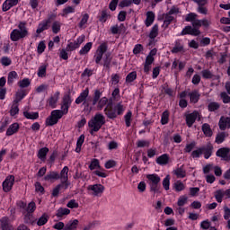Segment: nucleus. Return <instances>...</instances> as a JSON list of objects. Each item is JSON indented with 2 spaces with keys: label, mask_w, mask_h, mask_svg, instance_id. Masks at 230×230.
I'll return each instance as SVG.
<instances>
[{
  "label": "nucleus",
  "mask_w": 230,
  "mask_h": 230,
  "mask_svg": "<svg viewBox=\"0 0 230 230\" xmlns=\"http://www.w3.org/2000/svg\"><path fill=\"white\" fill-rule=\"evenodd\" d=\"M71 103H73L71 96L68 94L64 95L61 110H54L51 111L50 116L46 119L47 127H53V125H57L58 123V119H61L62 116L69 112V107H71Z\"/></svg>",
  "instance_id": "1"
},
{
  "label": "nucleus",
  "mask_w": 230,
  "mask_h": 230,
  "mask_svg": "<svg viewBox=\"0 0 230 230\" xmlns=\"http://www.w3.org/2000/svg\"><path fill=\"white\" fill-rule=\"evenodd\" d=\"M28 35H30V32L28 31V27H26V22H20L18 28L11 31L10 39L13 42H17V40H21V39H26Z\"/></svg>",
  "instance_id": "2"
},
{
  "label": "nucleus",
  "mask_w": 230,
  "mask_h": 230,
  "mask_svg": "<svg viewBox=\"0 0 230 230\" xmlns=\"http://www.w3.org/2000/svg\"><path fill=\"white\" fill-rule=\"evenodd\" d=\"M125 105H123L122 102H119L114 105L112 108V105L108 104L104 109V113L109 119H114L118 118V116H121L123 112H125Z\"/></svg>",
  "instance_id": "3"
},
{
  "label": "nucleus",
  "mask_w": 230,
  "mask_h": 230,
  "mask_svg": "<svg viewBox=\"0 0 230 230\" xmlns=\"http://www.w3.org/2000/svg\"><path fill=\"white\" fill-rule=\"evenodd\" d=\"M103 125H105V116L102 113H96L88 122V127L91 128L90 134L93 136L94 132H98Z\"/></svg>",
  "instance_id": "4"
},
{
  "label": "nucleus",
  "mask_w": 230,
  "mask_h": 230,
  "mask_svg": "<svg viewBox=\"0 0 230 230\" xmlns=\"http://www.w3.org/2000/svg\"><path fill=\"white\" fill-rule=\"evenodd\" d=\"M102 94H103V93L99 89L94 90L92 104L93 106L97 105V111H102L103 107L109 103V99L107 97L102 98Z\"/></svg>",
  "instance_id": "5"
},
{
  "label": "nucleus",
  "mask_w": 230,
  "mask_h": 230,
  "mask_svg": "<svg viewBox=\"0 0 230 230\" xmlns=\"http://www.w3.org/2000/svg\"><path fill=\"white\" fill-rule=\"evenodd\" d=\"M147 182L150 186V191L154 193H161L159 190V182H161V177L155 173L146 175Z\"/></svg>",
  "instance_id": "6"
},
{
  "label": "nucleus",
  "mask_w": 230,
  "mask_h": 230,
  "mask_svg": "<svg viewBox=\"0 0 230 230\" xmlns=\"http://www.w3.org/2000/svg\"><path fill=\"white\" fill-rule=\"evenodd\" d=\"M107 43H102L96 49L93 59L95 60V64L102 66V60H103V55L107 53Z\"/></svg>",
  "instance_id": "7"
},
{
  "label": "nucleus",
  "mask_w": 230,
  "mask_h": 230,
  "mask_svg": "<svg viewBox=\"0 0 230 230\" xmlns=\"http://www.w3.org/2000/svg\"><path fill=\"white\" fill-rule=\"evenodd\" d=\"M87 190L91 191V195L93 197H102L103 195V192L105 191V187L100 183L89 185L87 187Z\"/></svg>",
  "instance_id": "8"
},
{
  "label": "nucleus",
  "mask_w": 230,
  "mask_h": 230,
  "mask_svg": "<svg viewBox=\"0 0 230 230\" xmlns=\"http://www.w3.org/2000/svg\"><path fill=\"white\" fill-rule=\"evenodd\" d=\"M200 121V113H199V111H194L191 113H188L185 115V121H186V125L190 128V127H193V123H195V121Z\"/></svg>",
  "instance_id": "9"
},
{
  "label": "nucleus",
  "mask_w": 230,
  "mask_h": 230,
  "mask_svg": "<svg viewBox=\"0 0 230 230\" xmlns=\"http://www.w3.org/2000/svg\"><path fill=\"white\" fill-rule=\"evenodd\" d=\"M69 167L65 166L61 170L59 173V179L61 181V184L65 185V190H67L69 188Z\"/></svg>",
  "instance_id": "10"
},
{
  "label": "nucleus",
  "mask_w": 230,
  "mask_h": 230,
  "mask_svg": "<svg viewBox=\"0 0 230 230\" xmlns=\"http://www.w3.org/2000/svg\"><path fill=\"white\" fill-rule=\"evenodd\" d=\"M87 98H89V88H85L75 99L76 105H80V103H83L84 107H89V102H87Z\"/></svg>",
  "instance_id": "11"
},
{
  "label": "nucleus",
  "mask_w": 230,
  "mask_h": 230,
  "mask_svg": "<svg viewBox=\"0 0 230 230\" xmlns=\"http://www.w3.org/2000/svg\"><path fill=\"white\" fill-rule=\"evenodd\" d=\"M15 182V177L13 175H9L5 178V180L3 181V190L5 193H8L13 188V183Z\"/></svg>",
  "instance_id": "12"
},
{
  "label": "nucleus",
  "mask_w": 230,
  "mask_h": 230,
  "mask_svg": "<svg viewBox=\"0 0 230 230\" xmlns=\"http://www.w3.org/2000/svg\"><path fill=\"white\" fill-rule=\"evenodd\" d=\"M229 147H221L217 151L216 155L217 157H220L222 161H229Z\"/></svg>",
  "instance_id": "13"
},
{
  "label": "nucleus",
  "mask_w": 230,
  "mask_h": 230,
  "mask_svg": "<svg viewBox=\"0 0 230 230\" xmlns=\"http://www.w3.org/2000/svg\"><path fill=\"white\" fill-rule=\"evenodd\" d=\"M194 3H197L198 8L197 12L202 15H208V7H205V4H208V0H193Z\"/></svg>",
  "instance_id": "14"
},
{
  "label": "nucleus",
  "mask_w": 230,
  "mask_h": 230,
  "mask_svg": "<svg viewBox=\"0 0 230 230\" xmlns=\"http://www.w3.org/2000/svg\"><path fill=\"white\" fill-rule=\"evenodd\" d=\"M181 35H193L194 37H197L200 35V31L197 28L191 27V26H186L182 31Z\"/></svg>",
  "instance_id": "15"
},
{
  "label": "nucleus",
  "mask_w": 230,
  "mask_h": 230,
  "mask_svg": "<svg viewBox=\"0 0 230 230\" xmlns=\"http://www.w3.org/2000/svg\"><path fill=\"white\" fill-rule=\"evenodd\" d=\"M58 179H60V173H58V172L51 171L44 176L43 181L53 182V181H58Z\"/></svg>",
  "instance_id": "16"
},
{
  "label": "nucleus",
  "mask_w": 230,
  "mask_h": 230,
  "mask_svg": "<svg viewBox=\"0 0 230 230\" xmlns=\"http://www.w3.org/2000/svg\"><path fill=\"white\" fill-rule=\"evenodd\" d=\"M220 130H227L230 128V117L222 116L218 122Z\"/></svg>",
  "instance_id": "17"
},
{
  "label": "nucleus",
  "mask_w": 230,
  "mask_h": 230,
  "mask_svg": "<svg viewBox=\"0 0 230 230\" xmlns=\"http://www.w3.org/2000/svg\"><path fill=\"white\" fill-rule=\"evenodd\" d=\"M202 154L206 159H209L211 155H213V145L211 143H208V145L201 147Z\"/></svg>",
  "instance_id": "18"
},
{
  "label": "nucleus",
  "mask_w": 230,
  "mask_h": 230,
  "mask_svg": "<svg viewBox=\"0 0 230 230\" xmlns=\"http://www.w3.org/2000/svg\"><path fill=\"white\" fill-rule=\"evenodd\" d=\"M59 98H60V92H56L53 95L50 96V98H49L48 100L49 106L51 107V109H55L57 107V103Z\"/></svg>",
  "instance_id": "19"
},
{
  "label": "nucleus",
  "mask_w": 230,
  "mask_h": 230,
  "mask_svg": "<svg viewBox=\"0 0 230 230\" xmlns=\"http://www.w3.org/2000/svg\"><path fill=\"white\" fill-rule=\"evenodd\" d=\"M0 226L2 230H13V226L10 223V218L6 217L0 219Z\"/></svg>",
  "instance_id": "20"
},
{
  "label": "nucleus",
  "mask_w": 230,
  "mask_h": 230,
  "mask_svg": "<svg viewBox=\"0 0 230 230\" xmlns=\"http://www.w3.org/2000/svg\"><path fill=\"white\" fill-rule=\"evenodd\" d=\"M152 64H154V57L152 55H148L144 63V72L148 75L150 70L152 69Z\"/></svg>",
  "instance_id": "21"
},
{
  "label": "nucleus",
  "mask_w": 230,
  "mask_h": 230,
  "mask_svg": "<svg viewBox=\"0 0 230 230\" xmlns=\"http://www.w3.org/2000/svg\"><path fill=\"white\" fill-rule=\"evenodd\" d=\"M19 128H20L19 123L14 122L11 124L6 130L5 136L10 137V136H13V134H17V132H19Z\"/></svg>",
  "instance_id": "22"
},
{
  "label": "nucleus",
  "mask_w": 230,
  "mask_h": 230,
  "mask_svg": "<svg viewBox=\"0 0 230 230\" xmlns=\"http://www.w3.org/2000/svg\"><path fill=\"white\" fill-rule=\"evenodd\" d=\"M170 163V155L168 154H164L156 158V164L160 166H166Z\"/></svg>",
  "instance_id": "23"
},
{
  "label": "nucleus",
  "mask_w": 230,
  "mask_h": 230,
  "mask_svg": "<svg viewBox=\"0 0 230 230\" xmlns=\"http://www.w3.org/2000/svg\"><path fill=\"white\" fill-rule=\"evenodd\" d=\"M102 66L106 69H111V63L112 62V56L111 55V52H106L104 54V57L102 58Z\"/></svg>",
  "instance_id": "24"
},
{
  "label": "nucleus",
  "mask_w": 230,
  "mask_h": 230,
  "mask_svg": "<svg viewBox=\"0 0 230 230\" xmlns=\"http://www.w3.org/2000/svg\"><path fill=\"white\" fill-rule=\"evenodd\" d=\"M78 224H80L78 219L69 220L66 224H65V230H77Z\"/></svg>",
  "instance_id": "25"
},
{
  "label": "nucleus",
  "mask_w": 230,
  "mask_h": 230,
  "mask_svg": "<svg viewBox=\"0 0 230 230\" xmlns=\"http://www.w3.org/2000/svg\"><path fill=\"white\" fill-rule=\"evenodd\" d=\"M162 19H164L163 28H168V26H170V24H172V22H173V19H175V17H173V16H172V14H169L168 13H166L162 15Z\"/></svg>",
  "instance_id": "26"
},
{
  "label": "nucleus",
  "mask_w": 230,
  "mask_h": 230,
  "mask_svg": "<svg viewBox=\"0 0 230 230\" xmlns=\"http://www.w3.org/2000/svg\"><path fill=\"white\" fill-rule=\"evenodd\" d=\"M154 21H155V13H154V12L152 11H148L146 13V19L145 22L146 26L149 28V26H152V24H154Z\"/></svg>",
  "instance_id": "27"
},
{
  "label": "nucleus",
  "mask_w": 230,
  "mask_h": 230,
  "mask_svg": "<svg viewBox=\"0 0 230 230\" xmlns=\"http://www.w3.org/2000/svg\"><path fill=\"white\" fill-rule=\"evenodd\" d=\"M69 213H71V210H69V208H59L57 210L56 217H58L59 220H62V218L67 217Z\"/></svg>",
  "instance_id": "28"
},
{
  "label": "nucleus",
  "mask_w": 230,
  "mask_h": 230,
  "mask_svg": "<svg viewBox=\"0 0 230 230\" xmlns=\"http://www.w3.org/2000/svg\"><path fill=\"white\" fill-rule=\"evenodd\" d=\"M184 49V45H182V41L177 40L175 41L174 47L172 49V53H181Z\"/></svg>",
  "instance_id": "29"
},
{
  "label": "nucleus",
  "mask_w": 230,
  "mask_h": 230,
  "mask_svg": "<svg viewBox=\"0 0 230 230\" xmlns=\"http://www.w3.org/2000/svg\"><path fill=\"white\" fill-rule=\"evenodd\" d=\"M190 103H197L199 100L200 99V93H199V91L195 90L191 93H189Z\"/></svg>",
  "instance_id": "30"
},
{
  "label": "nucleus",
  "mask_w": 230,
  "mask_h": 230,
  "mask_svg": "<svg viewBox=\"0 0 230 230\" xmlns=\"http://www.w3.org/2000/svg\"><path fill=\"white\" fill-rule=\"evenodd\" d=\"M174 175L178 177V179H184L186 177V171H184V165H181V167L175 169L173 171Z\"/></svg>",
  "instance_id": "31"
},
{
  "label": "nucleus",
  "mask_w": 230,
  "mask_h": 230,
  "mask_svg": "<svg viewBox=\"0 0 230 230\" xmlns=\"http://www.w3.org/2000/svg\"><path fill=\"white\" fill-rule=\"evenodd\" d=\"M227 136H229V134L226 132L218 133L216 137L215 143H217V145H222V143L226 141V137H227Z\"/></svg>",
  "instance_id": "32"
},
{
  "label": "nucleus",
  "mask_w": 230,
  "mask_h": 230,
  "mask_svg": "<svg viewBox=\"0 0 230 230\" xmlns=\"http://www.w3.org/2000/svg\"><path fill=\"white\" fill-rule=\"evenodd\" d=\"M92 49H93V42H88L79 50V55L81 56L87 55V53H89Z\"/></svg>",
  "instance_id": "33"
},
{
  "label": "nucleus",
  "mask_w": 230,
  "mask_h": 230,
  "mask_svg": "<svg viewBox=\"0 0 230 230\" xmlns=\"http://www.w3.org/2000/svg\"><path fill=\"white\" fill-rule=\"evenodd\" d=\"M202 132L207 137H211V136H213V130H211V127L208 123L202 125Z\"/></svg>",
  "instance_id": "34"
},
{
  "label": "nucleus",
  "mask_w": 230,
  "mask_h": 230,
  "mask_svg": "<svg viewBox=\"0 0 230 230\" xmlns=\"http://www.w3.org/2000/svg\"><path fill=\"white\" fill-rule=\"evenodd\" d=\"M85 141V137L84 135H81L76 142V147H75V152L77 154H80L82 151V146L84 145V142Z\"/></svg>",
  "instance_id": "35"
},
{
  "label": "nucleus",
  "mask_w": 230,
  "mask_h": 230,
  "mask_svg": "<svg viewBox=\"0 0 230 230\" xmlns=\"http://www.w3.org/2000/svg\"><path fill=\"white\" fill-rule=\"evenodd\" d=\"M48 152H49V149L48 147H42L41 149H40L38 152L39 159H40V161H46Z\"/></svg>",
  "instance_id": "36"
},
{
  "label": "nucleus",
  "mask_w": 230,
  "mask_h": 230,
  "mask_svg": "<svg viewBox=\"0 0 230 230\" xmlns=\"http://www.w3.org/2000/svg\"><path fill=\"white\" fill-rule=\"evenodd\" d=\"M24 118L27 119H39V112L34 111H24L23 112Z\"/></svg>",
  "instance_id": "37"
},
{
  "label": "nucleus",
  "mask_w": 230,
  "mask_h": 230,
  "mask_svg": "<svg viewBox=\"0 0 230 230\" xmlns=\"http://www.w3.org/2000/svg\"><path fill=\"white\" fill-rule=\"evenodd\" d=\"M214 197H215L217 202H218L219 204H221V202H222L224 197H226V196H225V193H224V190H217V191L214 193Z\"/></svg>",
  "instance_id": "38"
},
{
  "label": "nucleus",
  "mask_w": 230,
  "mask_h": 230,
  "mask_svg": "<svg viewBox=\"0 0 230 230\" xmlns=\"http://www.w3.org/2000/svg\"><path fill=\"white\" fill-rule=\"evenodd\" d=\"M19 75H17V72L15 71H11L8 74V77H7V84L9 85H11L12 84H13V80H16V78H18Z\"/></svg>",
  "instance_id": "39"
},
{
  "label": "nucleus",
  "mask_w": 230,
  "mask_h": 230,
  "mask_svg": "<svg viewBox=\"0 0 230 230\" xmlns=\"http://www.w3.org/2000/svg\"><path fill=\"white\" fill-rule=\"evenodd\" d=\"M157 35H159V26L157 24H155L149 33V39L154 40L155 39V37H157Z\"/></svg>",
  "instance_id": "40"
},
{
  "label": "nucleus",
  "mask_w": 230,
  "mask_h": 230,
  "mask_svg": "<svg viewBox=\"0 0 230 230\" xmlns=\"http://www.w3.org/2000/svg\"><path fill=\"white\" fill-rule=\"evenodd\" d=\"M168 121H170V113L168 112V111H165L162 114L161 123L163 125H167Z\"/></svg>",
  "instance_id": "41"
},
{
  "label": "nucleus",
  "mask_w": 230,
  "mask_h": 230,
  "mask_svg": "<svg viewBox=\"0 0 230 230\" xmlns=\"http://www.w3.org/2000/svg\"><path fill=\"white\" fill-rule=\"evenodd\" d=\"M62 188L66 190V186L63 183L57 185L52 190V197H58V194L60 193V190Z\"/></svg>",
  "instance_id": "42"
},
{
  "label": "nucleus",
  "mask_w": 230,
  "mask_h": 230,
  "mask_svg": "<svg viewBox=\"0 0 230 230\" xmlns=\"http://www.w3.org/2000/svg\"><path fill=\"white\" fill-rule=\"evenodd\" d=\"M49 217L46 214H43L37 222V226H46V224H48V220H49Z\"/></svg>",
  "instance_id": "43"
},
{
  "label": "nucleus",
  "mask_w": 230,
  "mask_h": 230,
  "mask_svg": "<svg viewBox=\"0 0 230 230\" xmlns=\"http://www.w3.org/2000/svg\"><path fill=\"white\" fill-rule=\"evenodd\" d=\"M136 78H137V73L136 71H133L126 76V82L128 84H130V83L134 82V80H136Z\"/></svg>",
  "instance_id": "44"
},
{
  "label": "nucleus",
  "mask_w": 230,
  "mask_h": 230,
  "mask_svg": "<svg viewBox=\"0 0 230 230\" xmlns=\"http://www.w3.org/2000/svg\"><path fill=\"white\" fill-rule=\"evenodd\" d=\"M49 22H43L39 24L36 33H42V31L48 30V24Z\"/></svg>",
  "instance_id": "45"
},
{
  "label": "nucleus",
  "mask_w": 230,
  "mask_h": 230,
  "mask_svg": "<svg viewBox=\"0 0 230 230\" xmlns=\"http://www.w3.org/2000/svg\"><path fill=\"white\" fill-rule=\"evenodd\" d=\"M31 84V82L28 78H24L20 82H18V85L19 87H21V89H25V87H30Z\"/></svg>",
  "instance_id": "46"
},
{
  "label": "nucleus",
  "mask_w": 230,
  "mask_h": 230,
  "mask_svg": "<svg viewBox=\"0 0 230 230\" xmlns=\"http://www.w3.org/2000/svg\"><path fill=\"white\" fill-rule=\"evenodd\" d=\"M35 209H37V205L35 202L31 201L28 204L27 208H25L26 213H34Z\"/></svg>",
  "instance_id": "47"
},
{
  "label": "nucleus",
  "mask_w": 230,
  "mask_h": 230,
  "mask_svg": "<svg viewBox=\"0 0 230 230\" xmlns=\"http://www.w3.org/2000/svg\"><path fill=\"white\" fill-rule=\"evenodd\" d=\"M61 27H62V22H60L58 21H55L52 23V31H53V33H58V31H60Z\"/></svg>",
  "instance_id": "48"
},
{
  "label": "nucleus",
  "mask_w": 230,
  "mask_h": 230,
  "mask_svg": "<svg viewBox=\"0 0 230 230\" xmlns=\"http://www.w3.org/2000/svg\"><path fill=\"white\" fill-rule=\"evenodd\" d=\"M16 114H19V104H17L16 102H13L10 110V115L16 116Z\"/></svg>",
  "instance_id": "49"
},
{
  "label": "nucleus",
  "mask_w": 230,
  "mask_h": 230,
  "mask_svg": "<svg viewBox=\"0 0 230 230\" xmlns=\"http://www.w3.org/2000/svg\"><path fill=\"white\" fill-rule=\"evenodd\" d=\"M88 21H89V14L88 13L83 14V17L79 22V28H85V24H87Z\"/></svg>",
  "instance_id": "50"
},
{
  "label": "nucleus",
  "mask_w": 230,
  "mask_h": 230,
  "mask_svg": "<svg viewBox=\"0 0 230 230\" xmlns=\"http://www.w3.org/2000/svg\"><path fill=\"white\" fill-rule=\"evenodd\" d=\"M125 124L126 127H130L131 123H132V111H128L125 116Z\"/></svg>",
  "instance_id": "51"
},
{
  "label": "nucleus",
  "mask_w": 230,
  "mask_h": 230,
  "mask_svg": "<svg viewBox=\"0 0 230 230\" xmlns=\"http://www.w3.org/2000/svg\"><path fill=\"white\" fill-rule=\"evenodd\" d=\"M218 109H220V104L218 102H210L208 104V111L210 112H215V111H218Z\"/></svg>",
  "instance_id": "52"
},
{
  "label": "nucleus",
  "mask_w": 230,
  "mask_h": 230,
  "mask_svg": "<svg viewBox=\"0 0 230 230\" xmlns=\"http://www.w3.org/2000/svg\"><path fill=\"white\" fill-rule=\"evenodd\" d=\"M25 94L24 92H18L15 94V99L13 100V103L19 104V102H21L24 98Z\"/></svg>",
  "instance_id": "53"
},
{
  "label": "nucleus",
  "mask_w": 230,
  "mask_h": 230,
  "mask_svg": "<svg viewBox=\"0 0 230 230\" xmlns=\"http://www.w3.org/2000/svg\"><path fill=\"white\" fill-rule=\"evenodd\" d=\"M80 48L76 41L70 42L66 46V51H75V49H78Z\"/></svg>",
  "instance_id": "54"
},
{
  "label": "nucleus",
  "mask_w": 230,
  "mask_h": 230,
  "mask_svg": "<svg viewBox=\"0 0 230 230\" xmlns=\"http://www.w3.org/2000/svg\"><path fill=\"white\" fill-rule=\"evenodd\" d=\"M98 168H100V161H98V159L92 160V162L89 165V169L90 170H96Z\"/></svg>",
  "instance_id": "55"
},
{
  "label": "nucleus",
  "mask_w": 230,
  "mask_h": 230,
  "mask_svg": "<svg viewBox=\"0 0 230 230\" xmlns=\"http://www.w3.org/2000/svg\"><path fill=\"white\" fill-rule=\"evenodd\" d=\"M187 203H188V197H186V196H181V197L178 199L177 205H178L180 208H182V206L186 205Z\"/></svg>",
  "instance_id": "56"
},
{
  "label": "nucleus",
  "mask_w": 230,
  "mask_h": 230,
  "mask_svg": "<svg viewBox=\"0 0 230 230\" xmlns=\"http://www.w3.org/2000/svg\"><path fill=\"white\" fill-rule=\"evenodd\" d=\"M197 17H198L197 13H188V14L186 15L185 21H186L187 22H191V23H192V22H193L194 20H196Z\"/></svg>",
  "instance_id": "57"
},
{
  "label": "nucleus",
  "mask_w": 230,
  "mask_h": 230,
  "mask_svg": "<svg viewBox=\"0 0 230 230\" xmlns=\"http://www.w3.org/2000/svg\"><path fill=\"white\" fill-rule=\"evenodd\" d=\"M163 186L165 191L170 190V175L165 176V178L163 180Z\"/></svg>",
  "instance_id": "58"
},
{
  "label": "nucleus",
  "mask_w": 230,
  "mask_h": 230,
  "mask_svg": "<svg viewBox=\"0 0 230 230\" xmlns=\"http://www.w3.org/2000/svg\"><path fill=\"white\" fill-rule=\"evenodd\" d=\"M48 66H46V65L40 66L38 69V76L40 78H42L43 76H45L46 75V69Z\"/></svg>",
  "instance_id": "59"
},
{
  "label": "nucleus",
  "mask_w": 230,
  "mask_h": 230,
  "mask_svg": "<svg viewBox=\"0 0 230 230\" xmlns=\"http://www.w3.org/2000/svg\"><path fill=\"white\" fill-rule=\"evenodd\" d=\"M119 6L120 8H127L132 6V0H122L119 2Z\"/></svg>",
  "instance_id": "60"
},
{
  "label": "nucleus",
  "mask_w": 230,
  "mask_h": 230,
  "mask_svg": "<svg viewBox=\"0 0 230 230\" xmlns=\"http://www.w3.org/2000/svg\"><path fill=\"white\" fill-rule=\"evenodd\" d=\"M45 50H46V43H44V41H40L38 44L37 52L39 53V55H42V52Z\"/></svg>",
  "instance_id": "61"
},
{
  "label": "nucleus",
  "mask_w": 230,
  "mask_h": 230,
  "mask_svg": "<svg viewBox=\"0 0 230 230\" xmlns=\"http://www.w3.org/2000/svg\"><path fill=\"white\" fill-rule=\"evenodd\" d=\"M78 206L79 205H78V202H76V199H71L66 204V208H69L70 209H75L76 208H78Z\"/></svg>",
  "instance_id": "62"
},
{
  "label": "nucleus",
  "mask_w": 230,
  "mask_h": 230,
  "mask_svg": "<svg viewBox=\"0 0 230 230\" xmlns=\"http://www.w3.org/2000/svg\"><path fill=\"white\" fill-rule=\"evenodd\" d=\"M221 100H223V103H230V96L227 94V93L223 92L220 94Z\"/></svg>",
  "instance_id": "63"
},
{
  "label": "nucleus",
  "mask_w": 230,
  "mask_h": 230,
  "mask_svg": "<svg viewBox=\"0 0 230 230\" xmlns=\"http://www.w3.org/2000/svg\"><path fill=\"white\" fill-rule=\"evenodd\" d=\"M184 188H185L184 183H182L181 181H177L174 184V190H176V191H182Z\"/></svg>",
  "instance_id": "64"
}]
</instances>
